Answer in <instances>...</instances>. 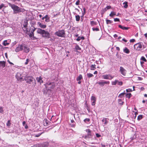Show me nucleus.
<instances>
[{
    "mask_svg": "<svg viewBox=\"0 0 147 147\" xmlns=\"http://www.w3.org/2000/svg\"><path fill=\"white\" fill-rule=\"evenodd\" d=\"M42 133H41L40 134H38L37 135H36L34 136V137H38L39 136L42 134Z\"/></svg>",
    "mask_w": 147,
    "mask_h": 147,
    "instance_id": "8fccbe9b",
    "label": "nucleus"
},
{
    "mask_svg": "<svg viewBox=\"0 0 147 147\" xmlns=\"http://www.w3.org/2000/svg\"><path fill=\"white\" fill-rule=\"evenodd\" d=\"M143 116L142 115H139L137 118V119L138 120H140L142 118Z\"/></svg>",
    "mask_w": 147,
    "mask_h": 147,
    "instance_id": "72a5a7b5",
    "label": "nucleus"
},
{
    "mask_svg": "<svg viewBox=\"0 0 147 147\" xmlns=\"http://www.w3.org/2000/svg\"><path fill=\"white\" fill-rule=\"evenodd\" d=\"M23 30L24 31L27 32V28H23Z\"/></svg>",
    "mask_w": 147,
    "mask_h": 147,
    "instance_id": "13d9d810",
    "label": "nucleus"
},
{
    "mask_svg": "<svg viewBox=\"0 0 147 147\" xmlns=\"http://www.w3.org/2000/svg\"><path fill=\"white\" fill-rule=\"evenodd\" d=\"M114 21L115 22H119L120 21L119 19L118 18H114Z\"/></svg>",
    "mask_w": 147,
    "mask_h": 147,
    "instance_id": "49530a36",
    "label": "nucleus"
},
{
    "mask_svg": "<svg viewBox=\"0 0 147 147\" xmlns=\"http://www.w3.org/2000/svg\"><path fill=\"white\" fill-rule=\"evenodd\" d=\"M82 77L81 75L80 74L79 76L77 78L76 80L77 81H80L81 79L82 78Z\"/></svg>",
    "mask_w": 147,
    "mask_h": 147,
    "instance_id": "5701e85b",
    "label": "nucleus"
},
{
    "mask_svg": "<svg viewBox=\"0 0 147 147\" xmlns=\"http://www.w3.org/2000/svg\"><path fill=\"white\" fill-rule=\"evenodd\" d=\"M86 131L88 133H91V130L89 129H87L86 130Z\"/></svg>",
    "mask_w": 147,
    "mask_h": 147,
    "instance_id": "37998d69",
    "label": "nucleus"
},
{
    "mask_svg": "<svg viewBox=\"0 0 147 147\" xmlns=\"http://www.w3.org/2000/svg\"><path fill=\"white\" fill-rule=\"evenodd\" d=\"M118 101L119 104L120 105H123V102L122 101V100L121 99H119L118 100Z\"/></svg>",
    "mask_w": 147,
    "mask_h": 147,
    "instance_id": "b1692460",
    "label": "nucleus"
},
{
    "mask_svg": "<svg viewBox=\"0 0 147 147\" xmlns=\"http://www.w3.org/2000/svg\"><path fill=\"white\" fill-rule=\"evenodd\" d=\"M87 75L88 77L89 78H90L92 77L93 76V75L92 74L90 73H88L87 74Z\"/></svg>",
    "mask_w": 147,
    "mask_h": 147,
    "instance_id": "2f4dec72",
    "label": "nucleus"
},
{
    "mask_svg": "<svg viewBox=\"0 0 147 147\" xmlns=\"http://www.w3.org/2000/svg\"><path fill=\"white\" fill-rule=\"evenodd\" d=\"M87 135L88 137V138H90L92 137V135L91 133H88Z\"/></svg>",
    "mask_w": 147,
    "mask_h": 147,
    "instance_id": "a19ab883",
    "label": "nucleus"
},
{
    "mask_svg": "<svg viewBox=\"0 0 147 147\" xmlns=\"http://www.w3.org/2000/svg\"><path fill=\"white\" fill-rule=\"evenodd\" d=\"M42 144L44 147H47L48 145V143L47 142L44 143Z\"/></svg>",
    "mask_w": 147,
    "mask_h": 147,
    "instance_id": "f704fd0d",
    "label": "nucleus"
},
{
    "mask_svg": "<svg viewBox=\"0 0 147 147\" xmlns=\"http://www.w3.org/2000/svg\"><path fill=\"white\" fill-rule=\"evenodd\" d=\"M44 123L45 124V123H46V125H48V123L47 122V120H44Z\"/></svg>",
    "mask_w": 147,
    "mask_h": 147,
    "instance_id": "e2e57ef3",
    "label": "nucleus"
},
{
    "mask_svg": "<svg viewBox=\"0 0 147 147\" xmlns=\"http://www.w3.org/2000/svg\"><path fill=\"white\" fill-rule=\"evenodd\" d=\"M46 27V26L45 25L42 24L40 27L41 28H45Z\"/></svg>",
    "mask_w": 147,
    "mask_h": 147,
    "instance_id": "c03bdc74",
    "label": "nucleus"
},
{
    "mask_svg": "<svg viewBox=\"0 0 147 147\" xmlns=\"http://www.w3.org/2000/svg\"><path fill=\"white\" fill-rule=\"evenodd\" d=\"M123 51L124 52H125L127 54L129 53L130 52L129 50L126 48L125 49H124Z\"/></svg>",
    "mask_w": 147,
    "mask_h": 147,
    "instance_id": "aec40b11",
    "label": "nucleus"
},
{
    "mask_svg": "<svg viewBox=\"0 0 147 147\" xmlns=\"http://www.w3.org/2000/svg\"><path fill=\"white\" fill-rule=\"evenodd\" d=\"M96 137L97 138H99L101 136V135L98 133L96 134Z\"/></svg>",
    "mask_w": 147,
    "mask_h": 147,
    "instance_id": "864d4df0",
    "label": "nucleus"
},
{
    "mask_svg": "<svg viewBox=\"0 0 147 147\" xmlns=\"http://www.w3.org/2000/svg\"><path fill=\"white\" fill-rule=\"evenodd\" d=\"M134 48L136 50H140L142 48V45L140 43H138L134 45Z\"/></svg>",
    "mask_w": 147,
    "mask_h": 147,
    "instance_id": "39448f33",
    "label": "nucleus"
},
{
    "mask_svg": "<svg viewBox=\"0 0 147 147\" xmlns=\"http://www.w3.org/2000/svg\"><path fill=\"white\" fill-rule=\"evenodd\" d=\"M90 121V119L89 118H86L84 120V122H89Z\"/></svg>",
    "mask_w": 147,
    "mask_h": 147,
    "instance_id": "79ce46f5",
    "label": "nucleus"
},
{
    "mask_svg": "<svg viewBox=\"0 0 147 147\" xmlns=\"http://www.w3.org/2000/svg\"><path fill=\"white\" fill-rule=\"evenodd\" d=\"M42 24L40 22H38L37 23V25H38L40 27Z\"/></svg>",
    "mask_w": 147,
    "mask_h": 147,
    "instance_id": "69168bd1",
    "label": "nucleus"
},
{
    "mask_svg": "<svg viewBox=\"0 0 147 147\" xmlns=\"http://www.w3.org/2000/svg\"><path fill=\"white\" fill-rule=\"evenodd\" d=\"M120 71L121 74L123 76H125L126 74V70L122 67H120Z\"/></svg>",
    "mask_w": 147,
    "mask_h": 147,
    "instance_id": "6e6552de",
    "label": "nucleus"
},
{
    "mask_svg": "<svg viewBox=\"0 0 147 147\" xmlns=\"http://www.w3.org/2000/svg\"><path fill=\"white\" fill-rule=\"evenodd\" d=\"M80 0H78L76 2V5H78L80 3Z\"/></svg>",
    "mask_w": 147,
    "mask_h": 147,
    "instance_id": "de8ad7c7",
    "label": "nucleus"
},
{
    "mask_svg": "<svg viewBox=\"0 0 147 147\" xmlns=\"http://www.w3.org/2000/svg\"><path fill=\"white\" fill-rule=\"evenodd\" d=\"M76 20L77 21H79L80 20V17L78 15L76 16Z\"/></svg>",
    "mask_w": 147,
    "mask_h": 147,
    "instance_id": "a878e982",
    "label": "nucleus"
},
{
    "mask_svg": "<svg viewBox=\"0 0 147 147\" xmlns=\"http://www.w3.org/2000/svg\"><path fill=\"white\" fill-rule=\"evenodd\" d=\"M92 30L93 31H98L99 30V29L98 28H92Z\"/></svg>",
    "mask_w": 147,
    "mask_h": 147,
    "instance_id": "c9c22d12",
    "label": "nucleus"
},
{
    "mask_svg": "<svg viewBox=\"0 0 147 147\" xmlns=\"http://www.w3.org/2000/svg\"><path fill=\"white\" fill-rule=\"evenodd\" d=\"M127 3H128L127 1H125L123 3L124 5L123 7L125 8H127V7L128 6Z\"/></svg>",
    "mask_w": 147,
    "mask_h": 147,
    "instance_id": "a211bd4d",
    "label": "nucleus"
},
{
    "mask_svg": "<svg viewBox=\"0 0 147 147\" xmlns=\"http://www.w3.org/2000/svg\"><path fill=\"white\" fill-rule=\"evenodd\" d=\"M110 83V82L109 81H104L102 82H100L98 83L100 85H101L103 86L105 84H109Z\"/></svg>",
    "mask_w": 147,
    "mask_h": 147,
    "instance_id": "9d476101",
    "label": "nucleus"
},
{
    "mask_svg": "<svg viewBox=\"0 0 147 147\" xmlns=\"http://www.w3.org/2000/svg\"><path fill=\"white\" fill-rule=\"evenodd\" d=\"M11 123H10V121L9 120H8L7 121V126H9L10 125Z\"/></svg>",
    "mask_w": 147,
    "mask_h": 147,
    "instance_id": "a18cd8bd",
    "label": "nucleus"
},
{
    "mask_svg": "<svg viewBox=\"0 0 147 147\" xmlns=\"http://www.w3.org/2000/svg\"><path fill=\"white\" fill-rule=\"evenodd\" d=\"M29 61V59H27L26 60V62H25V64L26 65H27L28 64Z\"/></svg>",
    "mask_w": 147,
    "mask_h": 147,
    "instance_id": "5fc2aeb1",
    "label": "nucleus"
},
{
    "mask_svg": "<svg viewBox=\"0 0 147 147\" xmlns=\"http://www.w3.org/2000/svg\"><path fill=\"white\" fill-rule=\"evenodd\" d=\"M97 23L93 21H90V24L92 26L96 25Z\"/></svg>",
    "mask_w": 147,
    "mask_h": 147,
    "instance_id": "6ab92c4d",
    "label": "nucleus"
},
{
    "mask_svg": "<svg viewBox=\"0 0 147 147\" xmlns=\"http://www.w3.org/2000/svg\"><path fill=\"white\" fill-rule=\"evenodd\" d=\"M141 60L145 61V62H146L147 60H146V59L145 58L142 56L141 57Z\"/></svg>",
    "mask_w": 147,
    "mask_h": 147,
    "instance_id": "e433bc0d",
    "label": "nucleus"
},
{
    "mask_svg": "<svg viewBox=\"0 0 147 147\" xmlns=\"http://www.w3.org/2000/svg\"><path fill=\"white\" fill-rule=\"evenodd\" d=\"M118 81L117 80H115L114 81H112L111 82V84L112 85H115Z\"/></svg>",
    "mask_w": 147,
    "mask_h": 147,
    "instance_id": "4be33fe9",
    "label": "nucleus"
},
{
    "mask_svg": "<svg viewBox=\"0 0 147 147\" xmlns=\"http://www.w3.org/2000/svg\"><path fill=\"white\" fill-rule=\"evenodd\" d=\"M119 27L123 30H128L129 28V27L123 26L121 25H119Z\"/></svg>",
    "mask_w": 147,
    "mask_h": 147,
    "instance_id": "dca6fc26",
    "label": "nucleus"
},
{
    "mask_svg": "<svg viewBox=\"0 0 147 147\" xmlns=\"http://www.w3.org/2000/svg\"><path fill=\"white\" fill-rule=\"evenodd\" d=\"M83 10L84 11V12L82 13V17H83V16L84 15V14L86 13V9L85 8H83Z\"/></svg>",
    "mask_w": 147,
    "mask_h": 147,
    "instance_id": "4c0bfd02",
    "label": "nucleus"
},
{
    "mask_svg": "<svg viewBox=\"0 0 147 147\" xmlns=\"http://www.w3.org/2000/svg\"><path fill=\"white\" fill-rule=\"evenodd\" d=\"M109 76H110V74L103 75L102 76L104 79L109 80Z\"/></svg>",
    "mask_w": 147,
    "mask_h": 147,
    "instance_id": "2eb2a0df",
    "label": "nucleus"
},
{
    "mask_svg": "<svg viewBox=\"0 0 147 147\" xmlns=\"http://www.w3.org/2000/svg\"><path fill=\"white\" fill-rule=\"evenodd\" d=\"M126 91L127 92H132V90L130 89L129 88L128 89H126Z\"/></svg>",
    "mask_w": 147,
    "mask_h": 147,
    "instance_id": "09e8293b",
    "label": "nucleus"
},
{
    "mask_svg": "<svg viewBox=\"0 0 147 147\" xmlns=\"http://www.w3.org/2000/svg\"><path fill=\"white\" fill-rule=\"evenodd\" d=\"M22 50H23L24 52L28 53L29 52L30 49L27 45L24 44H23Z\"/></svg>",
    "mask_w": 147,
    "mask_h": 147,
    "instance_id": "423d86ee",
    "label": "nucleus"
},
{
    "mask_svg": "<svg viewBox=\"0 0 147 147\" xmlns=\"http://www.w3.org/2000/svg\"><path fill=\"white\" fill-rule=\"evenodd\" d=\"M135 41V40L134 39H131L130 40V42H134Z\"/></svg>",
    "mask_w": 147,
    "mask_h": 147,
    "instance_id": "0e129e2a",
    "label": "nucleus"
},
{
    "mask_svg": "<svg viewBox=\"0 0 147 147\" xmlns=\"http://www.w3.org/2000/svg\"><path fill=\"white\" fill-rule=\"evenodd\" d=\"M91 100L92 101L93 100V101H96V98L94 96H91Z\"/></svg>",
    "mask_w": 147,
    "mask_h": 147,
    "instance_id": "7c9ffc66",
    "label": "nucleus"
},
{
    "mask_svg": "<svg viewBox=\"0 0 147 147\" xmlns=\"http://www.w3.org/2000/svg\"><path fill=\"white\" fill-rule=\"evenodd\" d=\"M107 119V118L103 117V119L102 120V121L103 122H105L104 124L105 125H107L108 123Z\"/></svg>",
    "mask_w": 147,
    "mask_h": 147,
    "instance_id": "4468645a",
    "label": "nucleus"
},
{
    "mask_svg": "<svg viewBox=\"0 0 147 147\" xmlns=\"http://www.w3.org/2000/svg\"><path fill=\"white\" fill-rule=\"evenodd\" d=\"M80 36H78V38L76 39V40L78 41H79L81 40Z\"/></svg>",
    "mask_w": 147,
    "mask_h": 147,
    "instance_id": "6e6d98bb",
    "label": "nucleus"
},
{
    "mask_svg": "<svg viewBox=\"0 0 147 147\" xmlns=\"http://www.w3.org/2000/svg\"><path fill=\"white\" fill-rule=\"evenodd\" d=\"M36 80L37 82L40 83V84L43 82V81L42 80V78L41 77L36 78Z\"/></svg>",
    "mask_w": 147,
    "mask_h": 147,
    "instance_id": "f8f14e48",
    "label": "nucleus"
},
{
    "mask_svg": "<svg viewBox=\"0 0 147 147\" xmlns=\"http://www.w3.org/2000/svg\"><path fill=\"white\" fill-rule=\"evenodd\" d=\"M29 34L28 35L31 38H32V39L34 40L36 39V38L34 36V34L33 32H31L30 33H29Z\"/></svg>",
    "mask_w": 147,
    "mask_h": 147,
    "instance_id": "ddd939ff",
    "label": "nucleus"
},
{
    "mask_svg": "<svg viewBox=\"0 0 147 147\" xmlns=\"http://www.w3.org/2000/svg\"><path fill=\"white\" fill-rule=\"evenodd\" d=\"M125 94V91H124V92L121 93L118 96V97H120V98H122V96H123Z\"/></svg>",
    "mask_w": 147,
    "mask_h": 147,
    "instance_id": "bb28decb",
    "label": "nucleus"
},
{
    "mask_svg": "<svg viewBox=\"0 0 147 147\" xmlns=\"http://www.w3.org/2000/svg\"><path fill=\"white\" fill-rule=\"evenodd\" d=\"M42 24L40 22H38L37 23V25H38L40 27Z\"/></svg>",
    "mask_w": 147,
    "mask_h": 147,
    "instance_id": "338daca9",
    "label": "nucleus"
},
{
    "mask_svg": "<svg viewBox=\"0 0 147 147\" xmlns=\"http://www.w3.org/2000/svg\"><path fill=\"white\" fill-rule=\"evenodd\" d=\"M116 15V13L113 11L111 12V13L109 15V16L111 17H112L113 16Z\"/></svg>",
    "mask_w": 147,
    "mask_h": 147,
    "instance_id": "cd10ccee",
    "label": "nucleus"
},
{
    "mask_svg": "<svg viewBox=\"0 0 147 147\" xmlns=\"http://www.w3.org/2000/svg\"><path fill=\"white\" fill-rule=\"evenodd\" d=\"M126 96L127 97L130 98L131 97L132 95L130 93H129L127 94Z\"/></svg>",
    "mask_w": 147,
    "mask_h": 147,
    "instance_id": "473e14b6",
    "label": "nucleus"
},
{
    "mask_svg": "<svg viewBox=\"0 0 147 147\" xmlns=\"http://www.w3.org/2000/svg\"><path fill=\"white\" fill-rule=\"evenodd\" d=\"M4 6V4H2L0 5V9H1Z\"/></svg>",
    "mask_w": 147,
    "mask_h": 147,
    "instance_id": "4d7b16f0",
    "label": "nucleus"
},
{
    "mask_svg": "<svg viewBox=\"0 0 147 147\" xmlns=\"http://www.w3.org/2000/svg\"><path fill=\"white\" fill-rule=\"evenodd\" d=\"M96 101H93L92 102V106H94L95 105V102Z\"/></svg>",
    "mask_w": 147,
    "mask_h": 147,
    "instance_id": "680f3d73",
    "label": "nucleus"
},
{
    "mask_svg": "<svg viewBox=\"0 0 147 147\" xmlns=\"http://www.w3.org/2000/svg\"><path fill=\"white\" fill-rule=\"evenodd\" d=\"M33 78L32 76H27L25 77L24 80L26 82L30 84L33 81Z\"/></svg>",
    "mask_w": 147,
    "mask_h": 147,
    "instance_id": "20e7f679",
    "label": "nucleus"
},
{
    "mask_svg": "<svg viewBox=\"0 0 147 147\" xmlns=\"http://www.w3.org/2000/svg\"><path fill=\"white\" fill-rule=\"evenodd\" d=\"M75 49L76 51H80L81 50V48L79 47L78 45H76L75 47Z\"/></svg>",
    "mask_w": 147,
    "mask_h": 147,
    "instance_id": "393cba45",
    "label": "nucleus"
},
{
    "mask_svg": "<svg viewBox=\"0 0 147 147\" xmlns=\"http://www.w3.org/2000/svg\"><path fill=\"white\" fill-rule=\"evenodd\" d=\"M38 33L42 35V36L45 38H50V34L47 31H46L44 30L38 28L37 30Z\"/></svg>",
    "mask_w": 147,
    "mask_h": 147,
    "instance_id": "f03ea898",
    "label": "nucleus"
},
{
    "mask_svg": "<svg viewBox=\"0 0 147 147\" xmlns=\"http://www.w3.org/2000/svg\"><path fill=\"white\" fill-rule=\"evenodd\" d=\"M55 34L59 37H64L65 35V31L64 30H59L55 32Z\"/></svg>",
    "mask_w": 147,
    "mask_h": 147,
    "instance_id": "7ed1b4c3",
    "label": "nucleus"
},
{
    "mask_svg": "<svg viewBox=\"0 0 147 147\" xmlns=\"http://www.w3.org/2000/svg\"><path fill=\"white\" fill-rule=\"evenodd\" d=\"M138 80H142V78L140 77H138Z\"/></svg>",
    "mask_w": 147,
    "mask_h": 147,
    "instance_id": "052dcab7",
    "label": "nucleus"
},
{
    "mask_svg": "<svg viewBox=\"0 0 147 147\" xmlns=\"http://www.w3.org/2000/svg\"><path fill=\"white\" fill-rule=\"evenodd\" d=\"M45 19V21L46 22H48L50 21L49 17L48 16V15H47L44 17Z\"/></svg>",
    "mask_w": 147,
    "mask_h": 147,
    "instance_id": "f3484780",
    "label": "nucleus"
},
{
    "mask_svg": "<svg viewBox=\"0 0 147 147\" xmlns=\"http://www.w3.org/2000/svg\"><path fill=\"white\" fill-rule=\"evenodd\" d=\"M114 77V76H113L110 75V76H109V80H111Z\"/></svg>",
    "mask_w": 147,
    "mask_h": 147,
    "instance_id": "bf43d9fd",
    "label": "nucleus"
},
{
    "mask_svg": "<svg viewBox=\"0 0 147 147\" xmlns=\"http://www.w3.org/2000/svg\"><path fill=\"white\" fill-rule=\"evenodd\" d=\"M9 5L13 9V13L14 14L19 13L20 12H23L25 11L24 9L14 4L9 3Z\"/></svg>",
    "mask_w": 147,
    "mask_h": 147,
    "instance_id": "f257e3e1",
    "label": "nucleus"
},
{
    "mask_svg": "<svg viewBox=\"0 0 147 147\" xmlns=\"http://www.w3.org/2000/svg\"><path fill=\"white\" fill-rule=\"evenodd\" d=\"M96 65H92L90 66V69L91 70H94L96 69Z\"/></svg>",
    "mask_w": 147,
    "mask_h": 147,
    "instance_id": "412c9836",
    "label": "nucleus"
},
{
    "mask_svg": "<svg viewBox=\"0 0 147 147\" xmlns=\"http://www.w3.org/2000/svg\"><path fill=\"white\" fill-rule=\"evenodd\" d=\"M3 45L4 46H6L7 45L9 44V43L7 42V40H5L3 41Z\"/></svg>",
    "mask_w": 147,
    "mask_h": 147,
    "instance_id": "c756f323",
    "label": "nucleus"
},
{
    "mask_svg": "<svg viewBox=\"0 0 147 147\" xmlns=\"http://www.w3.org/2000/svg\"><path fill=\"white\" fill-rule=\"evenodd\" d=\"M6 62L5 61H0V67L3 68L5 66Z\"/></svg>",
    "mask_w": 147,
    "mask_h": 147,
    "instance_id": "9b49d317",
    "label": "nucleus"
},
{
    "mask_svg": "<svg viewBox=\"0 0 147 147\" xmlns=\"http://www.w3.org/2000/svg\"><path fill=\"white\" fill-rule=\"evenodd\" d=\"M22 74L20 72H18L16 75V77L17 80H20L22 79Z\"/></svg>",
    "mask_w": 147,
    "mask_h": 147,
    "instance_id": "0eeeda50",
    "label": "nucleus"
},
{
    "mask_svg": "<svg viewBox=\"0 0 147 147\" xmlns=\"http://www.w3.org/2000/svg\"><path fill=\"white\" fill-rule=\"evenodd\" d=\"M3 107H0V113H3Z\"/></svg>",
    "mask_w": 147,
    "mask_h": 147,
    "instance_id": "58836bf2",
    "label": "nucleus"
},
{
    "mask_svg": "<svg viewBox=\"0 0 147 147\" xmlns=\"http://www.w3.org/2000/svg\"><path fill=\"white\" fill-rule=\"evenodd\" d=\"M38 147H44L42 144H39L38 145Z\"/></svg>",
    "mask_w": 147,
    "mask_h": 147,
    "instance_id": "774afa93",
    "label": "nucleus"
},
{
    "mask_svg": "<svg viewBox=\"0 0 147 147\" xmlns=\"http://www.w3.org/2000/svg\"><path fill=\"white\" fill-rule=\"evenodd\" d=\"M22 46L23 44L19 45L18 47H16L15 49V51L16 52H18L22 50Z\"/></svg>",
    "mask_w": 147,
    "mask_h": 147,
    "instance_id": "1a4fd4ad",
    "label": "nucleus"
},
{
    "mask_svg": "<svg viewBox=\"0 0 147 147\" xmlns=\"http://www.w3.org/2000/svg\"><path fill=\"white\" fill-rule=\"evenodd\" d=\"M118 83V85L119 86H121L123 84V82H117Z\"/></svg>",
    "mask_w": 147,
    "mask_h": 147,
    "instance_id": "603ef678",
    "label": "nucleus"
},
{
    "mask_svg": "<svg viewBox=\"0 0 147 147\" xmlns=\"http://www.w3.org/2000/svg\"><path fill=\"white\" fill-rule=\"evenodd\" d=\"M111 8V7L110 6H107L105 8V11H106L107 10L110 9Z\"/></svg>",
    "mask_w": 147,
    "mask_h": 147,
    "instance_id": "ea45409f",
    "label": "nucleus"
},
{
    "mask_svg": "<svg viewBox=\"0 0 147 147\" xmlns=\"http://www.w3.org/2000/svg\"><path fill=\"white\" fill-rule=\"evenodd\" d=\"M28 24V22H26L25 24L24 25V28H27Z\"/></svg>",
    "mask_w": 147,
    "mask_h": 147,
    "instance_id": "3c124183",
    "label": "nucleus"
},
{
    "mask_svg": "<svg viewBox=\"0 0 147 147\" xmlns=\"http://www.w3.org/2000/svg\"><path fill=\"white\" fill-rule=\"evenodd\" d=\"M106 23L107 24H111L113 22V21L109 20H106Z\"/></svg>",
    "mask_w": 147,
    "mask_h": 147,
    "instance_id": "c85d7f7f",
    "label": "nucleus"
}]
</instances>
